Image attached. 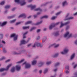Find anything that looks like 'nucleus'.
<instances>
[{
  "label": "nucleus",
  "mask_w": 77,
  "mask_h": 77,
  "mask_svg": "<svg viewBox=\"0 0 77 77\" xmlns=\"http://www.w3.org/2000/svg\"><path fill=\"white\" fill-rule=\"evenodd\" d=\"M69 26H67L66 27V30H68V29H69Z\"/></svg>",
  "instance_id": "obj_52"
},
{
  "label": "nucleus",
  "mask_w": 77,
  "mask_h": 77,
  "mask_svg": "<svg viewBox=\"0 0 77 77\" xmlns=\"http://www.w3.org/2000/svg\"><path fill=\"white\" fill-rule=\"evenodd\" d=\"M36 29V27H33L32 28L30 29V32H32V30H34V29Z\"/></svg>",
  "instance_id": "obj_33"
},
{
  "label": "nucleus",
  "mask_w": 77,
  "mask_h": 77,
  "mask_svg": "<svg viewBox=\"0 0 77 77\" xmlns=\"http://www.w3.org/2000/svg\"><path fill=\"white\" fill-rule=\"evenodd\" d=\"M23 65H25V68H29L30 67V65L29 63H27L26 62H25L23 64Z\"/></svg>",
  "instance_id": "obj_7"
},
{
  "label": "nucleus",
  "mask_w": 77,
  "mask_h": 77,
  "mask_svg": "<svg viewBox=\"0 0 77 77\" xmlns=\"http://www.w3.org/2000/svg\"><path fill=\"white\" fill-rule=\"evenodd\" d=\"M15 2L18 3H21V6H23L26 4V2H25V0H23L20 1V0H15Z\"/></svg>",
  "instance_id": "obj_1"
},
{
  "label": "nucleus",
  "mask_w": 77,
  "mask_h": 77,
  "mask_svg": "<svg viewBox=\"0 0 77 77\" xmlns=\"http://www.w3.org/2000/svg\"><path fill=\"white\" fill-rule=\"evenodd\" d=\"M5 59V57H3L2 58L0 59V60H4V59Z\"/></svg>",
  "instance_id": "obj_41"
},
{
  "label": "nucleus",
  "mask_w": 77,
  "mask_h": 77,
  "mask_svg": "<svg viewBox=\"0 0 77 77\" xmlns=\"http://www.w3.org/2000/svg\"><path fill=\"white\" fill-rule=\"evenodd\" d=\"M28 33V32H25L23 35V38L24 39V38H26V37L25 36L26 34H27Z\"/></svg>",
  "instance_id": "obj_20"
},
{
  "label": "nucleus",
  "mask_w": 77,
  "mask_h": 77,
  "mask_svg": "<svg viewBox=\"0 0 77 77\" xmlns=\"http://www.w3.org/2000/svg\"><path fill=\"white\" fill-rule=\"evenodd\" d=\"M40 31H41V29H38L37 30V33H38V32H40Z\"/></svg>",
  "instance_id": "obj_47"
},
{
  "label": "nucleus",
  "mask_w": 77,
  "mask_h": 77,
  "mask_svg": "<svg viewBox=\"0 0 77 77\" xmlns=\"http://www.w3.org/2000/svg\"><path fill=\"white\" fill-rule=\"evenodd\" d=\"M47 71H48V69H46L44 71V74H45V73H46V72H47Z\"/></svg>",
  "instance_id": "obj_38"
},
{
  "label": "nucleus",
  "mask_w": 77,
  "mask_h": 77,
  "mask_svg": "<svg viewBox=\"0 0 77 77\" xmlns=\"http://www.w3.org/2000/svg\"><path fill=\"white\" fill-rule=\"evenodd\" d=\"M70 23V22L69 21L65 23L64 24L63 23H62V22H60L61 25L60 26V28H61L62 27H63V26H65V25H67V24H69Z\"/></svg>",
  "instance_id": "obj_6"
},
{
  "label": "nucleus",
  "mask_w": 77,
  "mask_h": 77,
  "mask_svg": "<svg viewBox=\"0 0 77 77\" xmlns=\"http://www.w3.org/2000/svg\"><path fill=\"white\" fill-rule=\"evenodd\" d=\"M14 71H15V67H13L11 69V72H14Z\"/></svg>",
  "instance_id": "obj_28"
},
{
  "label": "nucleus",
  "mask_w": 77,
  "mask_h": 77,
  "mask_svg": "<svg viewBox=\"0 0 77 77\" xmlns=\"http://www.w3.org/2000/svg\"><path fill=\"white\" fill-rule=\"evenodd\" d=\"M29 41H27V42L24 40H22L20 42V45H21L22 44H26V43H27Z\"/></svg>",
  "instance_id": "obj_10"
},
{
  "label": "nucleus",
  "mask_w": 77,
  "mask_h": 77,
  "mask_svg": "<svg viewBox=\"0 0 77 77\" xmlns=\"http://www.w3.org/2000/svg\"><path fill=\"white\" fill-rule=\"evenodd\" d=\"M75 56V54L74 53H73L72 55H71L70 59L71 60H72V59H73V58Z\"/></svg>",
  "instance_id": "obj_17"
},
{
  "label": "nucleus",
  "mask_w": 77,
  "mask_h": 77,
  "mask_svg": "<svg viewBox=\"0 0 77 77\" xmlns=\"http://www.w3.org/2000/svg\"><path fill=\"white\" fill-rule=\"evenodd\" d=\"M57 69H55L54 70V72H56V71H57Z\"/></svg>",
  "instance_id": "obj_63"
},
{
  "label": "nucleus",
  "mask_w": 77,
  "mask_h": 77,
  "mask_svg": "<svg viewBox=\"0 0 77 77\" xmlns=\"http://www.w3.org/2000/svg\"><path fill=\"white\" fill-rule=\"evenodd\" d=\"M42 70H40L39 71V72L40 74H41V73H42Z\"/></svg>",
  "instance_id": "obj_57"
},
{
  "label": "nucleus",
  "mask_w": 77,
  "mask_h": 77,
  "mask_svg": "<svg viewBox=\"0 0 77 77\" xmlns=\"http://www.w3.org/2000/svg\"><path fill=\"white\" fill-rule=\"evenodd\" d=\"M12 37H14V41H16V40H17V38H18V35H16L15 34H13L11 35V38H12Z\"/></svg>",
  "instance_id": "obj_5"
},
{
  "label": "nucleus",
  "mask_w": 77,
  "mask_h": 77,
  "mask_svg": "<svg viewBox=\"0 0 77 77\" xmlns=\"http://www.w3.org/2000/svg\"><path fill=\"white\" fill-rule=\"evenodd\" d=\"M66 69H69V66H68L65 67Z\"/></svg>",
  "instance_id": "obj_46"
},
{
  "label": "nucleus",
  "mask_w": 77,
  "mask_h": 77,
  "mask_svg": "<svg viewBox=\"0 0 77 77\" xmlns=\"http://www.w3.org/2000/svg\"><path fill=\"white\" fill-rule=\"evenodd\" d=\"M69 32H66L65 34L64 35V38L67 37V38H69L72 37V34H69Z\"/></svg>",
  "instance_id": "obj_4"
},
{
  "label": "nucleus",
  "mask_w": 77,
  "mask_h": 77,
  "mask_svg": "<svg viewBox=\"0 0 77 77\" xmlns=\"http://www.w3.org/2000/svg\"><path fill=\"white\" fill-rule=\"evenodd\" d=\"M58 55H59V54L58 53L56 54L53 56V57H57V56H58Z\"/></svg>",
  "instance_id": "obj_31"
},
{
  "label": "nucleus",
  "mask_w": 77,
  "mask_h": 77,
  "mask_svg": "<svg viewBox=\"0 0 77 77\" xmlns=\"http://www.w3.org/2000/svg\"><path fill=\"white\" fill-rule=\"evenodd\" d=\"M77 64L74 66V68H76V67H77Z\"/></svg>",
  "instance_id": "obj_51"
},
{
  "label": "nucleus",
  "mask_w": 77,
  "mask_h": 77,
  "mask_svg": "<svg viewBox=\"0 0 77 77\" xmlns=\"http://www.w3.org/2000/svg\"><path fill=\"white\" fill-rule=\"evenodd\" d=\"M39 38H40L39 36H38V37H37V40H39Z\"/></svg>",
  "instance_id": "obj_55"
},
{
  "label": "nucleus",
  "mask_w": 77,
  "mask_h": 77,
  "mask_svg": "<svg viewBox=\"0 0 77 77\" xmlns=\"http://www.w3.org/2000/svg\"><path fill=\"white\" fill-rule=\"evenodd\" d=\"M10 8V6L9 5H6L5 7V9H9Z\"/></svg>",
  "instance_id": "obj_32"
},
{
  "label": "nucleus",
  "mask_w": 77,
  "mask_h": 77,
  "mask_svg": "<svg viewBox=\"0 0 77 77\" xmlns=\"http://www.w3.org/2000/svg\"><path fill=\"white\" fill-rule=\"evenodd\" d=\"M59 23H60V22H58L55 24H54V23H52V24L49 26V29H50V30L52 29L53 27H54L55 26H56V25H58Z\"/></svg>",
  "instance_id": "obj_3"
},
{
  "label": "nucleus",
  "mask_w": 77,
  "mask_h": 77,
  "mask_svg": "<svg viewBox=\"0 0 77 77\" xmlns=\"http://www.w3.org/2000/svg\"><path fill=\"white\" fill-rule=\"evenodd\" d=\"M40 14H41V13H40V12L38 13L37 15H39Z\"/></svg>",
  "instance_id": "obj_64"
},
{
  "label": "nucleus",
  "mask_w": 77,
  "mask_h": 77,
  "mask_svg": "<svg viewBox=\"0 0 77 77\" xmlns=\"http://www.w3.org/2000/svg\"><path fill=\"white\" fill-rule=\"evenodd\" d=\"M57 17H52L51 18V20H54L55 19H56V18H57Z\"/></svg>",
  "instance_id": "obj_42"
},
{
  "label": "nucleus",
  "mask_w": 77,
  "mask_h": 77,
  "mask_svg": "<svg viewBox=\"0 0 77 77\" xmlns=\"http://www.w3.org/2000/svg\"><path fill=\"white\" fill-rule=\"evenodd\" d=\"M31 17L32 16H29L28 17V18H31Z\"/></svg>",
  "instance_id": "obj_62"
},
{
  "label": "nucleus",
  "mask_w": 77,
  "mask_h": 77,
  "mask_svg": "<svg viewBox=\"0 0 77 77\" xmlns=\"http://www.w3.org/2000/svg\"><path fill=\"white\" fill-rule=\"evenodd\" d=\"M3 52H4V53H6V51L5 49V48H4L3 49Z\"/></svg>",
  "instance_id": "obj_45"
},
{
  "label": "nucleus",
  "mask_w": 77,
  "mask_h": 77,
  "mask_svg": "<svg viewBox=\"0 0 77 77\" xmlns=\"http://www.w3.org/2000/svg\"><path fill=\"white\" fill-rule=\"evenodd\" d=\"M77 15V12L74 14V15Z\"/></svg>",
  "instance_id": "obj_60"
},
{
  "label": "nucleus",
  "mask_w": 77,
  "mask_h": 77,
  "mask_svg": "<svg viewBox=\"0 0 77 77\" xmlns=\"http://www.w3.org/2000/svg\"><path fill=\"white\" fill-rule=\"evenodd\" d=\"M66 74H68V73H69V71H66Z\"/></svg>",
  "instance_id": "obj_59"
},
{
  "label": "nucleus",
  "mask_w": 77,
  "mask_h": 77,
  "mask_svg": "<svg viewBox=\"0 0 77 77\" xmlns=\"http://www.w3.org/2000/svg\"><path fill=\"white\" fill-rule=\"evenodd\" d=\"M21 23L20 22H18V23H17L16 24V25H18V24H20Z\"/></svg>",
  "instance_id": "obj_48"
},
{
  "label": "nucleus",
  "mask_w": 77,
  "mask_h": 77,
  "mask_svg": "<svg viewBox=\"0 0 77 77\" xmlns=\"http://www.w3.org/2000/svg\"><path fill=\"white\" fill-rule=\"evenodd\" d=\"M75 44L77 45V40L75 42Z\"/></svg>",
  "instance_id": "obj_56"
},
{
  "label": "nucleus",
  "mask_w": 77,
  "mask_h": 77,
  "mask_svg": "<svg viewBox=\"0 0 77 77\" xmlns=\"http://www.w3.org/2000/svg\"><path fill=\"white\" fill-rule=\"evenodd\" d=\"M32 1H33V0H29L28 1V2L29 3H30V2H32Z\"/></svg>",
  "instance_id": "obj_50"
},
{
  "label": "nucleus",
  "mask_w": 77,
  "mask_h": 77,
  "mask_svg": "<svg viewBox=\"0 0 77 77\" xmlns=\"http://www.w3.org/2000/svg\"><path fill=\"white\" fill-rule=\"evenodd\" d=\"M65 5H67V2L66 1H65L63 3V6H64Z\"/></svg>",
  "instance_id": "obj_25"
},
{
  "label": "nucleus",
  "mask_w": 77,
  "mask_h": 77,
  "mask_svg": "<svg viewBox=\"0 0 77 77\" xmlns=\"http://www.w3.org/2000/svg\"><path fill=\"white\" fill-rule=\"evenodd\" d=\"M16 68L17 71H19L21 69V66L20 65H17L16 66Z\"/></svg>",
  "instance_id": "obj_14"
},
{
  "label": "nucleus",
  "mask_w": 77,
  "mask_h": 77,
  "mask_svg": "<svg viewBox=\"0 0 77 77\" xmlns=\"http://www.w3.org/2000/svg\"><path fill=\"white\" fill-rule=\"evenodd\" d=\"M35 11H42V9H41L40 8H37L35 10Z\"/></svg>",
  "instance_id": "obj_18"
},
{
  "label": "nucleus",
  "mask_w": 77,
  "mask_h": 77,
  "mask_svg": "<svg viewBox=\"0 0 77 77\" xmlns=\"http://www.w3.org/2000/svg\"><path fill=\"white\" fill-rule=\"evenodd\" d=\"M34 17L35 18L37 17V15H34Z\"/></svg>",
  "instance_id": "obj_61"
},
{
  "label": "nucleus",
  "mask_w": 77,
  "mask_h": 77,
  "mask_svg": "<svg viewBox=\"0 0 77 77\" xmlns=\"http://www.w3.org/2000/svg\"><path fill=\"white\" fill-rule=\"evenodd\" d=\"M12 10V11H15V8H13Z\"/></svg>",
  "instance_id": "obj_54"
},
{
  "label": "nucleus",
  "mask_w": 77,
  "mask_h": 77,
  "mask_svg": "<svg viewBox=\"0 0 77 77\" xmlns=\"http://www.w3.org/2000/svg\"><path fill=\"white\" fill-rule=\"evenodd\" d=\"M31 45H32V44H29L27 46H28V47H30V46H31Z\"/></svg>",
  "instance_id": "obj_58"
},
{
  "label": "nucleus",
  "mask_w": 77,
  "mask_h": 77,
  "mask_svg": "<svg viewBox=\"0 0 77 77\" xmlns=\"http://www.w3.org/2000/svg\"><path fill=\"white\" fill-rule=\"evenodd\" d=\"M13 54H19V53H18L15 52H14Z\"/></svg>",
  "instance_id": "obj_44"
},
{
  "label": "nucleus",
  "mask_w": 77,
  "mask_h": 77,
  "mask_svg": "<svg viewBox=\"0 0 77 77\" xmlns=\"http://www.w3.org/2000/svg\"><path fill=\"white\" fill-rule=\"evenodd\" d=\"M7 23V22H5L2 23L1 25V26H5V25H6V23Z\"/></svg>",
  "instance_id": "obj_23"
},
{
  "label": "nucleus",
  "mask_w": 77,
  "mask_h": 77,
  "mask_svg": "<svg viewBox=\"0 0 77 77\" xmlns=\"http://www.w3.org/2000/svg\"><path fill=\"white\" fill-rule=\"evenodd\" d=\"M28 7L31 8V10H32V9H34L35 8H36V6H33L32 5H28Z\"/></svg>",
  "instance_id": "obj_11"
},
{
  "label": "nucleus",
  "mask_w": 77,
  "mask_h": 77,
  "mask_svg": "<svg viewBox=\"0 0 77 77\" xmlns=\"http://www.w3.org/2000/svg\"><path fill=\"white\" fill-rule=\"evenodd\" d=\"M69 14H68L66 16V19H65V20H72V19H73V18H74L73 17H69V18H67V17H68V15H69Z\"/></svg>",
  "instance_id": "obj_12"
},
{
  "label": "nucleus",
  "mask_w": 77,
  "mask_h": 77,
  "mask_svg": "<svg viewBox=\"0 0 77 77\" xmlns=\"http://www.w3.org/2000/svg\"><path fill=\"white\" fill-rule=\"evenodd\" d=\"M69 51V50L67 49H65L64 50L63 52H61V54H66V53H67L68 52V51Z\"/></svg>",
  "instance_id": "obj_9"
},
{
  "label": "nucleus",
  "mask_w": 77,
  "mask_h": 77,
  "mask_svg": "<svg viewBox=\"0 0 77 77\" xmlns=\"http://www.w3.org/2000/svg\"><path fill=\"white\" fill-rule=\"evenodd\" d=\"M16 21V19H15L14 20H11L10 21V23H14V22H15Z\"/></svg>",
  "instance_id": "obj_24"
},
{
  "label": "nucleus",
  "mask_w": 77,
  "mask_h": 77,
  "mask_svg": "<svg viewBox=\"0 0 77 77\" xmlns=\"http://www.w3.org/2000/svg\"><path fill=\"white\" fill-rule=\"evenodd\" d=\"M61 12L60 11L59 12L57 13V14H56V15H59L61 13Z\"/></svg>",
  "instance_id": "obj_43"
},
{
  "label": "nucleus",
  "mask_w": 77,
  "mask_h": 77,
  "mask_svg": "<svg viewBox=\"0 0 77 77\" xmlns=\"http://www.w3.org/2000/svg\"><path fill=\"white\" fill-rule=\"evenodd\" d=\"M36 46V47H41V43H40L39 42H36L34 44V45L33 46V47H35Z\"/></svg>",
  "instance_id": "obj_8"
},
{
  "label": "nucleus",
  "mask_w": 77,
  "mask_h": 77,
  "mask_svg": "<svg viewBox=\"0 0 77 77\" xmlns=\"http://www.w3.org/2000/svg\"><path fill=\"white\" fill-rule=\"evenodd\" d=\"M59 45H56L55 44H54L52 45H51L49 46V48H50V47H53V46H54V48H56V47H57L58 46H59Z\"/></svg>",
  "instance_id": "obj_13"
},
{
  "label": "nucleus",
  "mask_w": 77,
  "mask_h": 77,
  "mask_svg": "<svg viewBox=\"0 0 77 77\" xmlns=\"http://www.w3.org/2000/svg\"><path fill=\"white\" fill-rule=\"evenodd\" d=\"M24 60V59H23L21 60L20 61H18L17 62V63H21V62H23V61Z\"/></svg>",
  "instance_id": "obj_29"
},
{
  "label": "nucleus",
  "mask_w": 77,
  "mask_h": 77,
  "mask_svg": "<svg viewBox=\"0 0 77 77\" xmlns=\"http://www.w3.org/2000/svg\"><path fill=\"white\" fill-rule=\"evenodd\" d=\"M23 29H29V26H26V27H24L23 26Z\"/></svg>",
  "instance_id": "obj_26"
},
{
  "label": "nucleus",
  "mask_w": 77,
  "mask_h": 77,
  "mask_svg": "<svg viewBox=\"0 0 77 77\" xmlns=\"http://www.w3.org/2000/svg\"><path fill=\"white\" fill-rule=\"evenodd\" d=\"M2 43H3V44H5V43H6L5 42V41H3V40L2 41Z\"/></svg>",
  "instance_id": "obj_53"
},
{
  "label": "nucleus",
  "mask_w": 77,
  "mask_h": 77,
  "mask_svg": "<svg viewBox=\"0 0 77 77\" xmlns=\"http://www.w3.org/2000/svg\"><path fill=\"white\" fill-rule=\"evenodd\" d=\"M54 36H58V35H59V32H57L55 33H54Z\"/></svg>",
  "instance_id": "obj_19"
},
{
  "label": "nucleus",
  "mask_w": 77,
  "mask_h": 77,
  "mask_svg": "<svg viewBox=\"0 0 77 77\" xmlns=\"http://www.w3.org/2000/svg\"><path fill=\"white\" fill-rule=\"evenodd\" d=\"M12 64H9L8 65L6 69L4 68H2L0 69V72H3V71H8V69H9V68L10 67H11V66H12Z\"/></svg>",
  "instance_id": "obj_2"
},
{
  "label": "nucleus",
  "mask_w": 77,
  "mask_h": 77,
  "mask_svg": "<svg viewBox=\"0 0 77 77\" xmlns=\"http://www.w3.org/2000/svg\"><path fill=\"white\" fill-rule=\"evenodd\" d=\"M32 23V21H28L25 23L26 25L28 24H31Z\"/></svg>",
  "instance_id": "obj_22"
},
{
  "label": "nucleus",
  "mask_w": 77,
  "mask_h": 77,
  "mask_svg": "<svg viewBox=\"0 0 77 77\" xmlns=\"http://www.w3.org/2000/svg\"><path fill=\"white\" fill-rule=\"evenodd\" d=\"M42 22V21H41L40 22H38L35 24V25H38V24H41Z\"/></svg>",
  "instance_id": "obj_39"
},
{
  "label": "nucleus",
  "mask_w": 77,
  "mask_h": 77,
  "mask_svg": "<svg viewBox=\"0 0 77 77\" xmlns=\"http://www.w3.org/2000/svg\"><path fill=\"white\" fill-rule=\"evenodd\" d=\"M48 17V16L47 15L44 16L42 17H41L40 18L41 20H42V18H47Z\"/></svg>",
  "instance_id": "obj_16"
},
{
  "label": "nucleus",
  "mask_w": 77,
  "mask_h": 77,
  "mask_svg": "<svg viewBox=\"0 0 77 77\" xmlns=\"http://www.w3.org/2000/svg\"><path fill=\"white\" fill-rule=\"evenodd\" d=\"M5 3V1H3L0 3V5H3Z\"/></svg>",
  "instance_id": "obj_36"
},
{
  "label": "nucleus",
  "mask_w": 77,
  "mask_h": 77,
  "mask_svg": "<svg viewBox=\"0 0 77 77\" xmlns=\"http://www.w3.org/2000/svg\"><path fill=\"white\" fill-rule=\"evenodd\" d=\"M15 16H10L8 17V18L9 19H11V18H14V17Z\"/></svg>",
  "instance_id": "obj_30"
},
{
  "label": "nucleus",
  "mask_w": 77,
  "mask_h": 77,
  "mask_svg": "<svg viewBox=\"0 0 77 77\" xmlns=\"http://www.w3.org/2000/svg\"><path fill=\"white\" fill-rule=\"evenodd\" d=\"M2 38H3V34H0V38L2 39Z\"/></svg>",
  "instance_id": "obj_40"
},
{
  "label": "nucleus",
  "mask_w": 77,
  "mask_h": 77,
  "mask_svg": "<svg viewBox=\"0 0 77 77\" xmlns=\"http://www.w3.org/2000/svg\"><path fill=\"white\" fill-rule=\"evenodd\" d=\"M40 65L39 66V67H41V66H42L43 64H44V63L42 62H41L40 63Z\"/></svg>",
  "instance_id": "obj_37"
},
{
  "label": "nucleus",
  "mask_w": 77,
  "mask_h": 77,
  "mask_svg": "<svg viewBox=\"0 0 77 77\" xmlns=\"http://www.w3.org/2000/svg\"><path fill=\"white\" fill-rule=\"evenodd\" d=\"M60 65L59 63H56L55 65V66H58V65Z\"/></svg>",
  "instance_id": "obj_35"
},
{
  "label": "nucleus",
  "mask_w": 77,
  "mask_h": 77,
  "mask_svg": "<svg viewBox=\"0 0 77 77\" xmlns=\"http://www.w3.org/2000/svg\"><path fill=\"white\" fill-rule=\"evenodd\" d=\"M36 60H33V61L32 62V65H35L36 63Z\"/></svg>",
  "instance_id": "obj_21"
},
{
  "label": "nucleus",
  "mask_w": 77,
  "mask_h": 77,
  "mask_svg": "<svg viewBox=\"0 0 77 77\" xmlns=\"http://www.w3.org/2000/svg\"><path fill=\"white\" fill-rule=\"evenodd\" d=\"M10 60H10V59H8V60H6V61H5V62H9V61H10Z\"/></svg>",
  "instance_id": "obj_49"
},
{
  "label": "nucleus",
  "mask_w": 77,
  "mask_h": 77,
  "mask_svg": "<svg viewBox=\"0 0 77 77\" xmlns=\"http://www.w3.org/2000/svg\"><path fill=\"white\" fill-rule=\"evenodd\" d=\"M21 17H23V18H26V15L25 14H23L20 15L18 17V18H21Z\"/></svg>",
  "instance_id": "obj_15"
},
{
  "label": "nucleus",
  "mask_w": 77,
  "mask_h": 77,
  "mask_svg": "<svg viewBox=\"0 0 77 77\" xmlns=\"http://www.w3.org/2000/svg\"><path fill=\"white\" fill-rule=\"evenodd\" d=\"M46 39H47V38L45 37H44V38H43L42 40V41L43 42H44L45 41V40H46Z\"/></svg>",
  "instance_id": "obj_27"
},
{
  "label": "nucleus",
  "mask_w": 77,
  "mask_h": 77,
  "mask_svg": "<svg viewBox=\"0 0 77 77\" xmlns=\"http://www.w3.org/2000/svg\"><path fill=\"white\" fill-rule=\"evenodd\" d=\"M51 61H49V62H47L46 63V64L47 65H50V64H51Z\"/></svg>",
  "instance_id": "obj_34"
}]
</instances>
